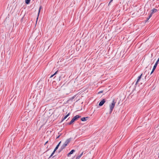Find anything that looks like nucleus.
I'll list each match as a JSON object with an SVG mask.
<instances>
[{"instance_id":"obj_25","label":"nucleus","mask_w":159,"mask_h":159,"mask_svg":"<svg viewBox=\"0 0 159 159\" xmlns=\"http://www.w3.org/2000/svg\"><path fill=\"white\" fill-rule=\"evenodd\" d=\"M48 142V141L46 142V143H45V144H46V143H47Z\"/></svg>"},{"instance_id":"obj_26","label":"nucleus","mask_w":159,"mask_h":159,"mask_svg":"<svg viewBox=\"0 0 159 159\" xmlns=\"http://www.w3.org/2000/svg\"><path fill=\"white\" fill-rule=\"evenodd\" d=\"M146 71L144 73H146Z\"/></svg>"},{"instance_id":"obj_6","label":"nucleus","mask_w":159,"mask_h":159,"mask_svg":"<svg viewBox=\"0 0 159 159\" xmlns=\"http://www.w3.org/2000/svg\"><path fill=\"white\" fill-rule=\"evenodd\" d=\"M83 152H82L80 154H79L78 156H77L76 157V159H80L82 155H83Z\"/></svg>"},{"instance_id":"obj_20","label":"nucleus","mask_w":159,"mask_h":159,"mask_svg":"<svg viewBox=\"0 0 159 159\" xmlns=\"http://www.w3.org/2000/svg\"><path fill=\"white\" fill-rule=\"evenodd\" d=\"M55 75L53 74V75H52L50 77V78H52Z\"/></svg>"},{"instance_id":"obj_19","label":"nucleus","mask_w":159,"mask_h":159,"mask_svg":"<svg viewBox=\"0 0 159 159\" xmlns=\"http://www.w3.org/2000/svg\"><path fill=\"white\" fill-rule=\"evenodd\" d=\"M157 67V66H155V65H154L153 66V68H154L155 69H156V67Z\"/></svg>"},{"instance_id":"obj_18","label":"nucleus","mask_w":159,"mask_h":159,"mask_svg":"<svg viewBox=\"0 0 159 159\" xmlns=\"http://www.w3.org/2000/svg\"><path fill=\"white\" fill-rule=\"evenodd\" d=\"M57 72H58V71H56L54 74L55 75H56L57 73Z\"/></svg>"},{"instance_id":"obj_22","label":"nucleus","mask_w":159,"mask_h":159,"mask_svg":"<svg viewBox=\"0 0 159 159\" xmlns=\"http://www.w3.org/2000/svg\"><path fill=\"white\" fill-rule=\"evenodd\" d=\"M159 61V58H158V59H157V60L156 62H158Z\"/></svg>"},{"instance_id":"obj_7","label":"nucleus","mask_w":159,"mask_h":159,"mask_svg":"<svg viewBox=\"0 0 159 159\" xmlns=\"http://www.w3.org/2000/svg\"><path fill=\"white\" fill-rule=\"evenodd\" d=\"M88 118V117H82V118H81V120L82 121H86L87 120Z\"/></svg>"},{"instance_id":"obj_23","label":"nucleus","mask_w":159,"mask_h":159,"mask_svg":"<svg viewBox=\"0 0 159 159\" xmlns=\"http://www.w3.org/2000/svg\"><path fill=\"white\" fill-rule=\"evenodd\" d=\"M154 65L157 66V64L155 63Z\"/></svg>"},{"instance_id":"obj_1","label":"nucleus","mask_w":159,"mask_h":159,"mask_svg":"<svg viewBox=\"0 0 159 159\" xmlns=\"http://www.w3.org/2000/svg\"><path fill=\"white\" fill-rule=\"evenodd\" d=\"M116 103V102L115 101V100L114 99H113L112 100L111 104L109 105L110 113H111L112 112L113 110V109H114V108L115 107Z\"/></svg>"},{"instance_id":"obj_21","label":"nucleus","mask_w":159,"mask_h":159,"mask_svg":"<svg viewBox=\"0 0 159 159\" xmlns=\"http://www.w3.org/2000/svg\"><path fill=\"white\" fill-rule=\"evenodd\" d=\"M113 0H111V1H110V2H109V4H110V3H111L113 1Z\"/></svg>"},{"instance_id":"obj_15","label":"nucleus","mask_w":159,"mask_h":159,"mask_svg":"<svg viewBox=\"0 0 159 159\" xmlns=\"http://www.w3.org/2000/svg\"><path fill=\"white\" fill-rule=\"evenodd\" d=\"M152 16V14H151L147 18V20H148Z\"/></svg>"},{"instance_id":"obj_17","label":"nucleus","mask_w":159,"mask_h":159,"mask_svg":"<svg viewBox=\"0 0 159 159\" xmlns=\"http://www.w3.org/2000/svg\"><path fill=\"white\" fill-rule=\"evenodd\" d=\"M61 134H60V135H59L57 138V139H58L59 138L60 136V135H61Z\"/></svg>"},{"instance_id":"obj_11","label":"nucleus","mask_w":159,"mask_h":159,"mask_svg":"<svg viewBox=\"0 0 159 159\" xmlns=\"http://www.w3.org/2000/svg\"><path fill=\"white\" fill-rule=\"evenodd\" d=\"M80 116L79 115H76L75 116H74L73 118L75 119L76 120L77 119L80 118Z\"/></svg>"},{"instance_id":"obj_2","label":"nucleus","mask_w":159,"mask_h":159,"mask_svg":"<svg viewBox=\"0 0 159 159\" xmlns=\"http://www.w3.org/2000/svg\"><path fill=\"white\" fill-rule=\"evenodd\" d=\"M71 140L70 138L67 139L64 143V144L61 146V148L63 149L65 148L67 144L70 142Z\"/></svg>"},{"instance_id":"obj_12","label":"nucleus","mask_w":159,"mask_h":159,"mask_svg":"<svg viewBox=\"0 0 159 159\" xmlns=\"http://www.w3.org/2000/svg\"><path fill=\"white\" fill-rule=\"evenodd\" d=\"M70 115V113H68L66 116L62 119V120H65L67 117Z\"/></svg>"},{"instance_id":"obj_24","label":"nucleus","mask_w":159,"mask_h":159,"mask_svg":"<svg viewBox=\"0 0 159 159\" xmlns=\"http://www.w3.org/2000/svg\"><path fill=\"white\" fill-rule=\"evenodd\" d=\"M155 63L157 64L158 63V62H156Z\"/></svg>"},{"instance_id":"obj_9","label":"nucleus","mask_w":159,"mask_h":159,"mask_svg":"<svg viewBox=\"0 0 159 159\" xmlns=\"http://www.w3.org/2000/svg\"><path fill=\"white\" fill-rule=\"evenodd\" d=\"M75 120L73 118L70 121V123H69V125H71V124H72L73 123Z\"/></svg>"},{"instance_id":"obj_16","label":"nucleus","mask_w":159,"mask_h":159,"mask_svg":"<svg viewBox=\"0 0 159 159\" xmlns=\"http://www.w3.org/2000/svg\"><path fill=\"white\" fill-rule=\"evenodd\" d=\"M155 69L154 68H153L152 69V72H151V73H150V75H151V74H152L153 72H154V70H155Z\"/></svg>"},{"instance_id":"obj_14","label":"nucleus","mask_w":159,"mask_h":159,"mask_svg":"<svg viewBox=\"0 0 159 159\" xmlns=\"http://www.w3.org/2000/svg\"><path fill=\"white\" fill-rule=\"evenodd\" d=\"M30 0H25V3L27 4H28L30 3Z\"/></svg>"},{"instance_id":"obj_3","label":"nucleus","mask_w":159,"mask_h":159,"mask_svg":"<svg viewBox=\"0 0 159 159\" xmlns=\"http://www.w3.org/2000/svg\"><path fill=\"white\" fill-rule=\"evenodd\" d=\"M61 143V141H60L59 143H58V144L57 145V146L55 148L54 151L51 154L50 156H49L48 157V158H50V157L53 155L54 154V152H55V151L58 149V147L60 143Z\"/></svg>"},{"instance_id":"obj_8","label":"nucleus","mask_w":159,"mask_h":159,"mask_svg":"<svg viewBox=\"0 0 159 159\" xmlns=\"http://www.w3.org/2000/svg\"><path fill=\"white\" fill-rule=\"evenodd\" d=\"M75 150H71L70 152L68 154V156H69V155H70L72 154L74 152H75Z\"/></svg>"},{"instance_id":"obj_10","label":"nucleus","mask_w":159,"mask_h":159,"mask_svg":"<svg viewBox=\"0 0 159 159\" xmlns=\"http://www.w3.org/2000/svg\"><path fill=\"white\" fill-rule=\"evenodd\" d=\"M42 8V6H40V7H39V13H38V16L37 18V21H37V20L38 19V16H39V13H40V10Z\"/></svg>"},{"instance_id":"obj_13","label":"nucleus","mask_w":159,"mask_h":159,"mask_svg":"<svg viewBox=\"0 0 159 159\" xmlns=\"http://www.w3.org/2000/svg\"><path fill=\"white\" fill-rule=\"evenodd\" d=\"M157 11V10L156 9H153L152 10V13L151 14H152V13L156 12Z\"/></svg>"},{"instance_id":"obj_5","label":"nucleus","mask_w":159,"mask_h":159,"mask_svg":"<svg viewBox=\"0 0 159 159\" xmlns=\"http://www.w3.org/2000/svg\"><path fill=\"white\" fill-rule=\"evenodd\" d=\"M142 75H143V74H142L140 76H139L138 77V79L136 81V83H135L136 85L139 82L141 81V76Z\"/></svg>"},{"instance_id":"obj_4","label":"nucleus","mask_w":159,"mask_h":159,"mask_svg":"<svg viewBox=\"0 0 159 159\" xmlns=\"http://www.w3.org/2000/svg\"><path fill=\"white\" fill-rule=\"evenodd\" d=\"M105 102V100L104 99H103L99 103V105L100 106H102Z\"/></svg>"}]
</instances>
